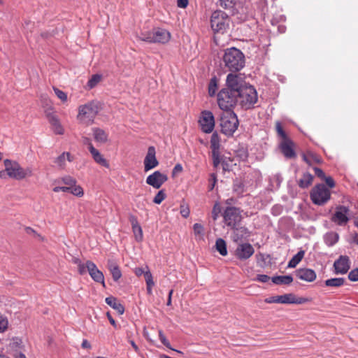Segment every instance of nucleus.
Masks as SVG:
<instances>
[{"instance_id":"nucleus-4","label":"nucleus","mask_w":358,"mask_h":358,"mask_svg":"<svg viewBox=\"0 0 358 358\" xmlns=\"http://www.w3.org/2000/svg\"><path fill=\"white\" fill-rule=\"evenodd\" d=\"M100 105L98 101H92L78 108L77 120L83 124L90 125L99 113Z\"/></svg>"},{"instance_id":"nucleus-60","label":"nucleus","mask_w":358,"mask_h":358,"mask_svg":"<svg viewBox=\"0 0 358 358\" xmlns=\"http://www.w3.org/2000/svg\"><path fill=\"white\" fill-rule=\"evenodd\" d=\"M71 189V187H55L53 188V191L55 192H59L60 191L64 192H69Z\"/></svg>"},{"instance_id":"nucleus-16","label":"nucleus","mask_w":358,"mask_h":358,"mask_svg":"<svg viewBox=\"0 0 358 358\" xmlns=\"http://www.w3.org/2000/svg\"><path fill=\"white\" fill-rule=\"evenodd\" d=\"M144 171L145 172L157 167L159 162L156 158V150L154 146H150L144 159Z\"/></svg>"},{"instance_id":"nucleus-47","label":"nucleus","mask_w":358,"mask_h":358,"mask_svg":"<svg viewBox=\"0 0 358 358\" xmlns=\"http://www.w3.org/2000/svg\"><path fill=\"white\" fill-rule=\"evenodd\" d=\"M146 268H147V270L144 275L145 280L146 282V285H154L155 282L153 281L152 275L147 266H146Z\"/></svg>"},{"instance_id":"nucleus-26","label":"nucleus","mask_w":358,"mask_h":358,"mask_svg":"<svg viewBox=\"0 0 358 358\" xmlns=\"http://www.w3.org/2000/svg\"><path fill=\"white\" fill-rule=\"evenodd\" d=\"M66 160L72 162L73 160V157L69 152H64L55 159V163L59 168L64 169L65 167Z\"/></svg>"},{"instance_id":"nucleus-43","label":"nucleus","mask_w":358,"mask_h":358,"mask_svg":"<svg viewBox=\"0 0 358 358\" xmlns=\"http://www.w3.org/2000/svg\"><path fill=\"white\" fill-rule=\"evenodd\" d=\"M132 230L134 234L136 240L138 242L141 241L143 239V231L140 224L138 226H134L132 227Z\"/></svg>"},{"instance_id":"nucleus-3","label":"nucleus","mask_w":358,"mask_h":358,"mask_svg":"<svg viewBox=\"0 0 358 358\" xmlns=\"http://www.w3.org/2000/svg\"><path fill=\"white\" fill-rule=\"evenodd\" d=\"M222 60L224 66L230 71H239L245 66V56L236 48L225 50Z\"/></svg>"},{"instance_id":"nucleus-5","label":"nucleus","mask_w":358,"mask_h":358,"mask_svg":"<svg viewBox=\"0 0 358 358\" xmlns=\"http://www.w3.org/2000/svg\"><path fill=\"white\" fill-rule=\"evenodd\" d=\"M238 91H231L230 89L223 88L217 94V103L223 110H231L232 108L238 104Z\"/></svg>"},{"instance_id":"nucleus-58","label":"nucleus","mask_w":358,"mask_h":358,"mask_svg":"<svg viewBox=\"0 0 358 358\" xmlns=\"http://www.w3.org/2000/svg\"><path fill=\"white\" fill-rule=\"evenodd\" d=\"M323 180L325 181L327 185L329 187L333 188V187H335V182H334V179L331 177H330V176L327 177L326 176Z\"/></svg>"},{"instance_id":"nucleus-35","label":"nucleus","mask_w":358,"mask_h":358,"mask_svg":"<svg viewBox=\"0 0 358 358\" xmlns=\"http://www.w3.org/2000/svg\"><path fill=\"white\" fill-rule=\"evenodd\" d=\"M282 181L280 174H275L270 178V184L273 189H278Z\"/></svg>"},{"instance_id":"nucleus-12","label":"nucleus","mask_w":358,"mask_h":358,"mask_svg":"<svg viewBox=\"0 0 358 358\" xmlns=\"http://www.w3.org/2000/svg\"><path fill=\"white\" fill-rule=\"evenodd\" d=\"M349 209L344 206H338L336 208L331 220L339 226H345L349 221Z\"/></svg>"},{"instance_id":"nucleus-22","label":"nucleus","mask_w":358,"mask_h":358,"mask_svg":"<svg viewBox=\"0 0 358 358\" xmlns=\"http://www.w3.org/2000/svg\"><path fill=\"white\" fill-rule=\"evenodd\" d=\"M89 151L90 152L94 160L96 163L105 167L109 166L106 159L103 157V155L99 152L98 150L94 148L92 143H89Z\"/></svg>"},{"instance_id":"nucleus-54","label":"nucleus","mask_w":358,"mask_h":358,"mask_svg":"<svg viewBox=\"0 0 358 358\" xmlns=\"http://www.w3.org/2000/svg\"><path fill=\"white\" fill-rule=\"evenodd\" d=\"M180 213L183 217L187 218L189 215V209L187 206L181 205Z\"/></svg>"},{"instance_id":"nucleus-17","label":"nucleus","mask_w":358,"mask_h":358,"mask_svg":"<svg viewBox=\"0 0 358 358\" xmlns=\"http://www.w3.org/2000/svg\"><path fill=\"white\" fill-rule=\"evenodd\" d=\"M336 274H345L350 268V258L346 255H341L334 263Z\"/></svg>"},{"instance_id":"nucleus-45","label":"nucleus","mask_w":358,"mask_h":358,"mask_svg":"<svg viewBox=\"0 0 358 358\" xmlns=\"http://www.w3.org/2000/svg\"><path fill=\"white\" fill-rule=\"evenodd\" d=\"M53 90L56 96L62 101L66 102L67 101V94L66 92L60 90L57 87H53Z\"/></svg>"},{"instance_id":"nucleus-52","label":"nucleus","mask_w":358,"mask_h":358,"mask_svg":"<svg viewBox=\"0 0 358 358\" xmlns=\"http://www.w3.org/2000/svg\"><path fill=\"white\" fill-rule=\"evenodd\" d=\"M310 301H311V299H309V298H306V297H296V296L294 295V304H302V303H306L310 302Z\"/></svg>"},{"instance_id":"nucleus-33","label":"nucleus","mask_w":358,"mask_h":358,"mask_svg":"<svg viewBox=\"0 0 358 358\" xmlns=\"http://www.w3.org/2000/svg\"><path fill=\"white\" fill-rule=\"evenodd\" d=\"M215 248L221 255L226 256L227 255V244L224 239L217 238L215 242Z\"/></svg>"},{"instance_id":"nucleus-9","label":"nucleus","mask_w":358,"mask_h":358,"mask_svg":"<svg viewBox=\"0 0 358 358\" xmlns=\"http://www.w3.org/2000/svg\"><path fill=\"white\" fill-rule=\"evenodd\" d=\"M230 19L222 10L214 11L210 17V26L214 32L224 33L229 26Z\"/></svg>"},{"instance_id":"nucleus-27","label":"nucleus","mask_w":358,"mask_h":358,"mask_svg":"<svg viewBox=\"0 0 358 358\" xmlns=\"http://www.w3.org/2000/svg\"><path fill=\"white\" fill-rule=\"evenodd\" d=\"M313 181V176L308 172L303 174L302 178L299 180L298 185L302 189L308 188L312 185Z\"/></svg>"},{"instance_id":"nucleus-18","label":"nucleus","mask_w":358,"mask_h":358,"mask_svg":"<svg viewBox=\"0 0 358 358\" xmlns=\"http://www.w3.org/2000/svg\"><path fill=\"white\" fill-rule=\"evenodd\" d=\"M87 268L90 275L95 282H100L105 286L104 275L94 262L89 260L87 261Z\"/></svg>"},{"instance_id":"nucleus-29","label":"nucleus","mask_w":358,"mask_h":358,"mask_svg":"<svg viewBox=\"0 0 358 358\" xmlns=\"http://www.w3.org/2000/svg\"><path fill=\"white\" fill-rule=\"evenodd\" d=\"M271 280L276 285H289L293 281V278L290 275H277L271 278Z\"/></svg>"},{"instance_id":"nucleus-24","label":"nucleus","mask_w":358,"mask_h":358,"mask_svg":"<svg viewBox=\"0 0 358 358\" xmlns=\"http://www.w3.org/2000/svg\"><path fill=\"white\" fill-rule=\"evenodd\" d=\"M94 138L96 142L104 143L108 141V134L102 129L94 127L92 129Z\"/></svg>"},{"instance_id":"nucleus-15","label":"nucleus","mask_w":358,"mask_h":358,"mask_svg":"<svg viewBox=\"0 0 358 358\" xmlns=\"http://www.w3.org/2000/svg\"><path fill=\"white\" fill-rule=\"evenodd\" d=\"M167 180L166 175L156 171L147 177L146 183L155 189H159Z\"/></svg>"},{"instance_id":"nucleus-1","label":"nucleus","mask_w":358,"mask_h":358,"mask_svg":"<svg viewBox=\"0 0 358 358\" xmlns=\"http://www.w3.org/2000/svg\"><path fill=\"white\" fill-rule=\"evenodd\" d=\"M224 224L234 229V241H238L241 237L248 233V229L245 227L236 228L238 224L242 220L241 210L236 207H227L224 212L223 215Z\"/></svg>"},{"instance_id":"nucleus-63","label":"nucleus","mask_w":358,"mask_h":358,"mask_svg":"<svg viewBox=\"0 0 358 358\" xmlns=\"http://www.w3.org/2000/svg\"><path fill=\"white\" fill-rule=\"evenodd\" d=\"M145 271H145L144 268H140V267L135 268V269H134V273L137 276H141L142 275H145Z\"/></svg>"},{"instance_id":"nucleus-38","label":"nucleus","mask_w":358,"mask_h":358,"mask_svg":"<svg viewBox=\"0 0 358 358\" xmlns=\"http://www.w3.org/2000/svg\"><path fill=\"white\" fill-rule=\"evenodd\" d=\"M217 89V78L215 77L211 78L208 85V94L210 96H213Z\"/></svg>"},{"instance_id":"nucleus-7","label":"nucleus","mask_w":358,"mask_h":358,"mask_svg":"<svg viewBox=\"0 0 358 358\" xmlns=\"http://www.w3.org/2000/svg\"><path fill=\"white\" fill-rule=\"evenodd\" d=\"M238 126L236 115L231 110H224L220 116L221 131L227 136H231Z\"/></svg>"},{"instance_id":"nucleus-62","label":"nucleus","mask_w":358,"mask_h":358,"mask_svg":"<svg viewBox=\"0 0 358 358\" xmlns=\"http://www.w3.org/2000/svg\"><path fill=\"white\" fill-rule=\"evenodd\" d=\"M177 5L179 8H185L188 5V0H177Z\"/></svg>"},{"instance_id":"nucleus-13","label":"nucleus","mask_w":358,"mask_h":358,"mask_svg":"<svg viewBox=\"0 0 358 358\" xmlns=\"http://www.w3.org/2000/svg\"><path fill=\"white\" fill-rule=\"evenodd\" d=\"M226 85V88L231 91H241L246 84L241 75L229 73L227 76Z\"/></svg>"},{"instance_id":"nucleus-30","label":"nucleus","mask_w":358,"mask_h":358,"mask_svg":"<svg viewBox=\"0 0 358 358\" xmlns=\"http://www.w3.org/2000/svg\"><path fill=\"white\" fill-rule=\"evenodd\" d=\"M339 238V236L336 232H329L327 233L324 236V241L325 244L328 246H333L336 244Z\"/></svg>"},{"instance_id":"nucleus-46","label":"nucleus","mask_w":358,"mask_h":358,"mask_svg":"<svg viewBox=\"0 0 358 358\" xmlns=\"http://www.w3.org/2000/svg\"><path fill=\"white\" fill-rule=\"evenodd\" d=\"M221 213V207L218 203H215L212 210V217L213 220H216Z\"/></svg>"},{"instance_id":"nucleus-6","label":"nucleus","mask_w":358,"mask_h":358,"mask_svg":"<svg viewBox=\"0 0 358 358\" xmlns=\"http://www.w3.org/2000/svg\"><path fill=\"white\" fill-rule=\"evenodd\" d=\"M141 41L147 43H166L171 38V34L164 29H155L150 31L141 32L138 36Z\"/></svg>"},{"instance_id":"nucleus-57","label":"nucleus","mask_w":358,"mask_h":358,"mask_svg":"<svg viewBox=\"0 0 358 358\" xmlns=\"http://www.w3.org/2000/svg\"><path fill=\"white\" fill-rule=\"evenodd\" d=\"M269 280L270 277L265 274H259L256 278V280L262 282H267Z\"/></svg>"},{"instance_id":"nucleus-64","label":"nucleus","mask_w":358,"mask_h":358,"mask_svg":"<svg viewBox=\"0 0 358 358\" xmlns=\"http://www.w3.org/2000/svg\"><path fill=\"white\" fill-rule=\"evenodd\" d=\"M129 221H130V222H131V224L132 227H133L134 226H138V225H139V224H138V220H137V218H136L135 216H134V215H131V216L129 217Z\"/></svg>"},{"instance_id":"nucleus-11","label":"nucleus","mask_w":358,"mask_h":358,"mask_svg":"<svg viewBox=\"0 0 358 358\" xmlns=\"http://www.w3.org/2000/svg\"><path fill=\"white\" fill-rule=\"evenodd\" d=\"M201 129L206 134L211 133L215 127V118L212 112L203 110L201 113L199 120Z\"/></svg>"},{"instance_id":"nucleus-59","label":"nucleus","mask_w":358,"mask_h":358,"mask_svg":"<svg viewBox=\"0 0 358 358\" xmlns=\"http://www.w3.org/2000/svg\"><path fill=\"white\" fill-rule=\"evenodd\" d=\"M314 169V171H315V175H316L318 178H321L322 180H323V179L326 177V176H325V174H324V171H323L321 169L317 168V167H314V169Z\"/></svg>"},{"instance_id":"nucleus-41","label":"nucleus","mask_w":358,"mask_h":358,"mask_svg":"<svg viewBox=\"0 0 358 358\" xmlns=\"http://www.w3.org/2000/svg\"><path fill=\"white\" fill-rule=\"evenodd\" d=\"M159 338L160 340V341L166 347V348H169V349H171L173 350H174V349H173L171 347V344L169 343V341L166 339V336H164L163 331L162 330H159ZM175 351H176L178 353H180V354H182V352L181 351H179V350H175Z\"/></svg>"},{"instance_id":"nucleus-8","label":"nucleus","mask_w":358,"mask_h":358,"mask_svg":"<svg viewBox=\"0 0 358 358\" xmlns=\"http://www.w3.org/2000/svg\"><path fill=\"white\" fill-rule=\"evenodd\" d=\"M238 104L245 109L251 108L257 101V93L252 85H245L238 91Z\"/></svg>"},{"instance_id":"nucleus-42","label":"nucleus","mask_w":358,"mask_h":358,"mask_svg":"<svg viewBox=\"0 0 358 358\" xmlns=\"http://www.w3.org/2000/svg\"><path fill=\"white\" fill-rule=\"evenodd\" d=\"M8 327V320L6 316L0 313V333L6 331Z\"/></svg>"},{"instance_id":"nucleus-19","label":"nucleus","mask_w":358,"mask_h":358,"mask_svg":"<svg viewBox=\"0 0 358 358\" xmlns=\"http://www.w3.org/2000/svg\"><path fill=\"white\" fill-rule=\"evenodd\" d=\"M47 117L55 134L62 135L64 129L60 123L58 117L53 113H47Z\"/></svg>"},{"instance_id":"nucleus-28","label":"nucleus","mask_w":358,"mask_h":358,"mask_svg":"<svg viewBox=\"0 0 358 358\" xmlns=\"http://www.w3.org/2000/svg\"><path fill=\"white\" fill-rule=\"evenodd\" d=\"M303 159L309 166H311L313 164H320L322 162L320 157L312 152H308L306 154H303Z\"/></svg>"},{"instance_id":"nucleus-23","label":"nucleus","mask_w":358,"mask_h":358,"mask_svg":"<svg viewBox=\"0 0 358 358\" xmlns=\"http://www.w3.org/2000/svg\"><path fill=\"white\" fill-rule=\"evenodd\" d=\"M106 303L112 307L113 309L117 310V312L122 315L124 312V306L117 301V299L114 296H108L105 299Z\"/></svg>"},{"instance_id":"nucleus-48","label":"nucleus","mask_w":358,"mask_h":358,"mask_svg":"<svg viewBox=\"0 0 358 358\" xmlns=\"http://www.w3.org/2000/svg\"><path fill=\"white\" fill-rule=\"evenodd\" d=\"M73 195L77 196H82L84 194L83 188L80 186H74L71 187L70 191Z\"/></svg>"},{"instance_id":"nucleus-37","label":"nucleus","mask_w":358,"mask_h":358,"mask_svg":"<svg viewBox=\"0 0 358 358\" xmlns=\"http://www.w3.org/2000/svg\"><path fill=\"white\" fill-rule=\"evenodd\" d=\"M101 80V76L99 74L93 75L87 82V87L90 89L94 88Z\"/></svg>"},{"instance_id":"nucleus-51","label":"nucleus","mask_w":358,"mask_h":358,"mask_svg":"<svg viewBox=\"0 0 358 358\" xmlns=\"http://www.w3.org/2000/svg\"><path fill=\"white\" fill-rule=\"evenodd\" d=\"M62 182L69 185V187L74 186L76 183V180L71 176H65L62 178Z\"/></svg>"},{"instance_id":"nucleus-40","label":"nucleus","mask_w":358,"mask_h":358,"mask_svg":"<svg viewBox=\"0 0 358 358\" xmlns=\"http://www.w3.org/2000/svg\"><path fill=\"white\" fill-rule=\"evenodd\" d=\"M275 129L278 134V136L281 138V141H285V139H288L285 131L283 130L281 123L280 122H277L275 123Z\"/></svg>"},{"instance_id":"nucleus-61","label":"nucleus","mask_w":358,"mask_h":358,"mask_svg":"<svg viewBox=\"0 0 358 358\" xmlns=\"http://www.w3.org/2000/svg\"><path fill=\"white\" fill-rule=\"evenodd\" d=\"M182 171V166L180 164H176V166H174L173 169V171H172V173L173 175H176L178 173H180Z\"/></svg>"},{"instance_id":"nucleus-20","label":"nucleus","mask_w":358,"mask_h":358,"mask_svg":"<svg viewBox=\"0 0 358 358\" xmlns=\"http://www.w3.org/2000/svg\"><path fill=\"white\" fill-rule=\"evenodd\" d=\"M279 147L282 153L287 158H292L295 157V152L293 149V143L289 138L281 141Z\"/></svg>"},{"instance_id":"nucleus-2","label":"nucleus","mask_w":358,"mask_h":358,"mask_svg":"<svg viewBox=\"0 0 358 358\" xmlns=\"http://www.w3.org/2000/svg\"><path fill=\"white\" fill-rule=\"evenodd\" d=\"M3 164L5 170L0 171L1 178H5L7 175L10 178L21 180L31 177L33 174L31 168H23L17 161L6 159L3 161Z\"/></svg>"},{"instance_id":"nucleus-49","label":"nucleus","mask_w":358,"mask_h":358,"mask_svg":"<svg viewBox=\"0 0 358 358\" xmlns=\"http://www.w3.org/2000/svg\"><path fill=\"white\" fill-rule=\"evenodd\" d=\"M220 1L222 8L229 9L234 7L235 0H220Z\"/></svg>"},{"instance_id":"nucleus-21","label":"nucleus","mask_w":358,"mask_h":358,"mask_svg":"<svg viewBox=\"0 0 358 358\" xmlns=\"http://www.w3.org/2000/svg\"><path fill=\"white\" fill-rule=\"evenodd\" d=\"M296 276L302 280L313 282L316 279L317 275L313 269L301 268L296 271Z\"/></svg>"},{"instance_id":"nucleus-31","label":"nucleus","mask_w":358,"mask_h":358,"mask_svg":"<svg viewBox=\"0 0 358 358\" xmlns=\"http://www.w3.org/2000/svg\"><path fill=\"white\" fill-rule=\"evenodd\" d=\"M345 279L343 278H334L327 279L324 281V285L327 287H339L344 285Z\"/></svg>"},{"instance_id":"nucleus-39","label":"nucleus","mask_w":358,"mask_h":358,"mask_svg":"<svg viewBox=\"0 0 358 358\" xmlns=\"http://www.w3.org/2000/svg\"><path fill=\"white\" fill-rule=\"evenodd\" d=\"M212 157L215 168H217L224 159L220 155V150L212 151Z\"/></svg>"},{"instance_id":"nucleus-44","label":"nucleus","mask_w":358,"mask_h":358,"mask_svg":"<svg viewBox=\"0 0 358 358\" xmlns=\"http://www.w3.org/2000/svg\"><path fill=\"white\" fill-rule=\"evenodd\" d=\"M166 195L164 189L158 192L153 199V202L156 204H160L166 198Z\"/></svg>"},{"instance_id":"nucleus-32","label":"nucleus","mask_w":358,"mask_h":358,"mask_svg":"<svg viewBox=\"0 0 358 358\" xmlns=\"http://www.w3.org/2000/svg\"><path fill=\"white\" fill-rule=\"evenodd\" d=\"M305 255L303 250L299 251L288 262L287 266L289 268H295L297 264L302 260Z\"/></svg>"},{"instance_id":"nucleus-34","label":"nucleus","mask_w":358,"mask_h":358,"mask_svg":"<svg viewBox=\"0 0 358 358\" xmlns=\"http://www.w3.org/2000/svg\"><path fill=\"white\" fill-rule=\"evenodd\" d=\"M220 139L219 135L215 132L212 134L210 138V148L212 151L220 150Z\"/></svg>"},{"instance_id":"nucleus-14","label":"nucleus","mask_w":358,"mask_h":358,"mask_svg":"<svg viewBox=\"0 0 358 358\" xmlns=\"http://www.w3.org/2000/svg\"><path fill=\"white\" fill-rule=\"evenodd\" d=\"M255 249L250 243L238 244L236 250V257L241 260H246L253 255Z\"/></svg>"},{"instance_id":"nucleus-53","label":"nucleus","mask_w":358,"mask_h":358,"mask_svg":"<svg viewBox=\"0 0 358 358\" xmlns=\"http://www.w3.org/2000/svg\"><path fill=\"white\" fill-rule=\"evenodd\" d=\"M194 232L196 235H203V227L201 224L195 223L193 226Z\"/></svg>"},{"instance_id":"nucleus-55","label":"nucleus","mask_w":358,"mask_h":358,"mask_svg":"<svg viewBox=\"0 0 358 358\" xmlns=\"http://www.w3.org/2000/svg\"><path fill=\"white\" fill-rule=\"evenodd\" d=\"M264 301L266 303H280V296H271V297L266 298L264 300Z\"/></svg>"},{"instance_id":"nucleus-50","label":"nucleus","mask_w":358,"mask_h":358,"mask_svg":"<svg viewBox=\"0 0 358 358\" xmlns=\"http://www.w3.org/2000/svg\"><path fill=\"white\" fill-rule=\"evenodd\" d=\"M348 279L352 282L358 281V268H354L350 271L348 273Z\"/></svg>"},{"instance_id":"nucleus-56","label":"nucleus","mask_w":358,"mask_h":358,"mask_svg":"<svg viewBox=\"0 0 358 358\" xmlns=\"http://www.w3.org/2000/svg\"><path fill=\"white\" fill-rule=\"evenodd\" d=\"M78 273L80 275H84L87 272V262L85 263L82 262L78 266Z\"/></svg>"},{"instance_id":"nucleus-36","label":"nucleus","mask_w":358,"mask_h":358,"mask_svg":"<svg viewBox=\"0 0 358 358\" xmlns=\"http://www.w3.org/2000/svg\"><path fill=\"white\" fill-rule=\"evenodd\" d=\"M280 303L294 304V294L289 293L280 295Z\"/></svg>"},{"instance_id":"nucleus-10","label":"nucleus","mask_w":358,"mask_h":358,"mask_svg":"<svg viewBox=\"0 0 358 358\" xmlns=\"http://www.w3.org/2000/svg\"><path fill=\"white\" fill-rule=\"evenodd\" d=\"M310 196L314 204L322 206L330 199L331 192L324 184H317L312 189Z\"/></svg>"},{"instance_id":"nucleus-25","label":"nucleus","mask_w":358,"mask_h":358,"mask_svg":"<svg viewBox=\"0 0 358 358\" xmlns=\"http://www.w3.org/2000/svg\"><path fill=\"white\" fill-rule=\"evenodd\" d=\"M108 267L110 271L113 279L117 281L122 276L121 271L117 264L112 260L108 262Z\"/></svg>"}]
</instances>
